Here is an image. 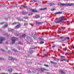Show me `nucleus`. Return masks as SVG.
Returning a JSON list of instances; mask_svg holds the SVG:
<instances>
[{
    "label": "nucleus",
    "instance_id": "nucleus-1",
    "mask_svg": "<svg viewBox=\"0 0 74 74\" xmlns=\"http://www.w3.org/2000/svg\"><path fill=\"white\" fill-rule=\"evenodd\" d=\"M17 40H18V38H16L14 37H13L12 38L11 40L12 41V44H15V41H17Z\"/></svg>",
    "mask_w": 74,
    "mask_h": 74
},
{
    "label": "nucleus",
    "instance_id": "nucleus-2",
    "mask_svg": "<svg viewBox=\"0 0 74 74\" xmlns=\"http://www.w3.org/2000/svg\"><path fill=\"white\" fill-rule=\"evenodd\" d=\"M61 20L60 21H55L56 23H59L60 22H62L63 21L65 20V17L63 16L61 17Z\"/></svg>",
    "mask_w": 74,
    "mask_h": 74
},
{
    "label": "nucleus",
    "instance_id": "nucleus-3",
    "mask_svg": "<svg viewBox=\"0 0 74 74\" xmlns=\"http://www.w3.org/2000/svg\"><path fill=\"white\" fill-rule=\"evenodd\" d=\"M5 40V38L0 36V44H2V42Z\"/></svg>",
    "mask_w": 74,
    "mask_h": 74
},
{
    "label": "nucleus",
    "instance_id": "nucleus-4",
    "mask_svg": "<svg viewBox=\"0 0 74 74\" xmlns=\"http://www.w3.org/2000/svg\"><path fill=\"white\" fill-rule=\"evenodd\" d=\"M21 26V25L20 24H19L17 25L15 27H14V29H19V28Z\"/></svg>",
    "mask_w": 74,
    "mask_h": 74
},
{
    "label": "nucleus",
    "instance_id": "nucleus-5",
    "mask_svg": "<svg viewBox=\"0 0 74 74\" xmlns=\"http://www.w3.org/2000/svg\"><path fill=\"white\" fill-rule=\"evenodd\" d=\"M8 58L9 60H16V58H14L12 57L9 56Z\"/></svg>",
    "mask_w": 74,
    "mask_h": 74
},
{
    "label": "nucleus",
    "instance_id": "nucleus-6",
    "mask_svg": "<svg viewBox=\"0 0 74 74\" xmlns=\"http://www.w3.org/2000/svg\"><path fill=\"white\" fill-rule=\"evenodd\" d=\"M59 73L60 74H66L65 72H64L63 70H59Z\"/></svg>",
    "mask_w": 74,
    "mask_h": 74
},
{
    "label": "nucleus",
    "instance_id": "nucleus-7",
    "mask_svg": "<svg viewBox=\"0 0 74 74\" xmlns=\"http://www.w3.org/2000/svg\"><path fill=\"white\" fill-rule=\"evenodd\" d=\"M40 70L41 71H42V72H43L44 71H49V70H48V69H46L44 68H40Z\"/></svg>",
    "mask_w": 74,
    "mask_h": 74
},
{
    "label": "nucleus",
    "instance_id": "nucleus-8",
    "mask_svg": "<svg viewBox=\"0 0 74 74\" xmlns=\"http://www.w3.org/2000/svg\"><path fill=\"white\" fill-rule=\"evenodd\" d=\"M60 38L61 41H64L66 40V38H64V36H62L60 37Z\"/></svg>",
    "mask_w": 74,
    "mask_h": 74
},
{
    "label": "nucleus",
    "instance_id": "nucleus-9",
    "mask_svg": "<svg viewBox=\"0 0 74 74\" xmlns=\"http://www.w3.org/2000/svg\"><path fill=\"white\" fill-rule=\"evenodd\" d=\"M74 3H68L66 4V6H73L74 5Z\"/></svg>",
    "mask_w": 74,
    "mask_h": 74
},
{
    "label": "nucleus",
    "instance_id": "nucleus-10",
    "mask_svg": "<svg viewBox=\"0 0 74 74\" xmlns=\"http://www.w3.org/2000/svg\"><path fill=\"white\" fill-rule=\"evenodd\" d=\"M31 10L33 12H38V11L36 10V9H32Z\"/></svg>",
    "mask_w": 74,
    "mask_h": 74
},
{
    "label": "nucleus",
    "instance_id": "nucleus-11",
    "mask_svg": "<svg viewBox=\"0 0 74 74\" xmlns=\"http://www.w3.org/2000/svg\"><path fill=\"white\" fill-rule=\"evenodd\" d=\"M22 14L23 15H26V14H28V12L24 11H23Z\"/></svg>",
    "mask_w": 74,
    "mask_h": 74
},
{
    "label": "nucleus",
    "instance_id": "nucleus-12",
    "mask_svg": "<svg viewBox=\"0 0 74 74\" xmlns=\"http://www.w3.org/2000/svg\"><path fill=\"white\" fill-rule=\"evenodd\" d=\"M8 26V23H6L5 24V25L3 26V27L4 29H5V27H7Z\"/></svg>",
    "mask_w": 74,
    "mask_h": 74
},
{
    "label": "nucleus",
    "instance_id": "nucleus-13",
    "mask_svg": "<svg viewBox=\"0 0 74 74\" xmlns=\"http://www.w3.org/2000/svg\"><path fill=\"white\" fill-rule=\"evenodd\" d=\"M17 19L18 21H23V19H21L20 17H17Z\"/></svg>",
    "mask_w": 74,
    "mask_h": 74
},
{
    "label": "nucleus",
    "instance_id": "nucleus-14",
    "mask_svg": "<svg viewBox=\"0 0 74 74\" xmlns=\"http://www.w3.org/2000/svg\"><path fill=\"white\" fill-rule=\"evenodd\" d=\"M14 30V29H11V28H9L8 29V32H12L13 30Z\"/></svg>",
    "mask_w": 74,
    "mask_h": 74
},
{
    "label": "nucleus",
    "instance_id": "nucleus-15",
    "mask_svg": "<svg viewBox=\"0 0 74 74\" xmlns=\"http://www.w3.org/2000/svg\"><path fill=\"white\" fill-rule=\"evenodd\" d=\"M42 22L40 23L39 22H36V24L37 25H40L41 24H42Z\"/></svg>",
    "mask_w": 74,
    "mask_h": 74
},
{
    "label": "nucleus",
    "instance_id": "nucleus-16",
    "mask_svg": "<svg viewBox=\"0 0 74 74\" xmlns=\"http://www.w3.org/2000/svg\"><path fill=\"white\" fill-rule=\"evenodd\" d=\"M49 4L50 6H52V5H55V4L53 3H50Z\"/></svg>",
    "mask_w": 74,
    "mask_h": 74
},
{
    "label": "nucleus",
    "instance_id": "nucleus-17",
    "mask_svg": "<svg viewBox=\"0 0 74 74\" xmlns=\"http://www.w3.org/2000/svg\"><path fill=\"white\" fill-rule=\"evenodd\" d=\"M62 14V12H56L55 13L56 15L58 14Z\"/></svg>",
    "mask_w": 74,
    "mask_h": 74
},
{
    "label": "nucleus",
    "instance_id": "nucleus-18",
    "mask_svg": "<svg viewBox=\"0 0 74 74\" xmlns=\"http://www.w3.org/2000/svg\"><path fill=\"white\" fill-rule=\"evenodd\" d=\"M8 71L9 72H12V71H13V70H12V69L10 68V69H8Z\"/></svg>",
    "mask_w": 74,
    "mask_h": 74
},
{
    "label": "nucleus",
    "instance_id": "nucleus-19",
    "mask_svg": "<svg viewBox=\"0 0 74 74\" xmlns=\"http://www.w3.org/2000/svg\"><path fill=\"white\" fill-rule=\"evenodd\" d=\"M36 18L37 19L40 18V15H37L35 16Z\"/></svg>",
    "mask_w": 74,
    "mask_h": 74
},
{
    "label": "nucleus",
    "instance_id": "nucleus-20",
    "mask_svg": "<svg viewBox=\"0 0 74 74\" xmlns=\"http://www.w3.org/2000/svg\"><path fill=\"white\" fill-rule=\"evenodd\" d=\"M23 18L25 19H29V17L28 16H24L23 17Z\"/></svg>",
    "mask_w": 74,
    "mask_h": 74
},
{
    "label": "nucleus",
    "instance_id": "nucleus-21",
    "mask_svg": "<svg viewBox=\"0 0 74 74\" xmlns=\"http://www.w3.org/2000/svg\"><path fill=\"white\" fill-rule=\"evenodd\" d=\"M60 5H62V6H64V5H66V4H64V3H60Z\"/></svg>",
    "mask_w": 74,
    "mask_h": 74
},
{
    "label": "nucleus",
    "instance_id": "nucleus-22",
    "mask_svg": "<svg viewBox=\"0 0 74 74\" xmlns=\"http://www.w3.org/2000/svg\"><path fill=\"white\" fill-rule=\"evenodd\" d=\"M46 9H47V8H41L40 9V10H41V11H42V10H46Z\"/></svg>",
    "mask_w": 74,
    "mask_h": 74
},
{
    "label": "nucleus",
    "instance_id": "nucleus-23",
    "mask_svg": "<svg viewBox=\"0 0 74 74\" xmlns=\"http://www.w3.org/2000/svg\"><path fill=\"white\" fill-rule=\"evenodd\" d=\"M18 44H20V45H23V43L21 42H18Z\"/></svg>",
    "mask_w": 74,
    "mask_h": 74
},
{
    "label": "nucleus",
    "instance_id": "nucleus-24",
    "mask_svg": "<svg viewBox=\"0 0 74 74\" xmlns=\"http://www.w3.org/2000/svg\"><path fill=\"white\" fill-rule=\"evenodd\" d=\"M54 64L55 67H58V65H57V63L55 62Z\"/></svg>",
    "mask_w": 74,
    "mask_h": 74
},
{
    "label": "nucleus",
    "instance_id": "nucleus-25",
    "mask_svg": "<svg viewBox=\"0 0 74 74\" xmlns=\"http://www.w3.org/2000/svg\"><path fill=\"white\" fill-rule=\"evenodd\" d=\"M17 23H18L16 22L12 23V25H16V24H17Z\"/></svg>",
    "mask_w": 74,
    "mask_h": 74
},
{
    "label": "nucleus",
    "instance_id": "nucleus-26",
    "mask_svg": "<svg viewBox=\"0 0 74 74\" xmlns=\"http://www.w3.org/2000/svg\"><path fill=\"white\" fill-rule=\"evenodd\" d=\"M55 10H56L55 8H52L51 9V11H55Z\"/></svg>",
    "mask_w": 74,
    "mask_h": 74
},
{
    "label": "nucleus",
    "instance_id": "nucleus-27",
    "mask_svg": "<svg viewBox=\"0 0 74 74\" xmlns=\"http://www.w3.org/2000/svg\"><path fill=\"white\" fill-rule=\"evenodd\" d=\"M33 14V13H29L28 14V16H31Z\"/></svg>",
    "mask_w": 74,
    "mask_h": 74
},
{
    "label": "nucleus",
    "instance_id": "nucleus-28",
    "mask_svg": "<svg viewBox=\"0 0 74 74\" xmlns=\"http://www.w3.org/2000/svg\"><path fill=\"white\" fill-rule=\"evenodd\" d=\"M54 60L55 61H59V59L58 58H55L54 59Z\"/></svg>",
    "mask_w": 74,
    "mask_h": 74
},
{
    "label": "nucleus",
    "instance_id": "nucleus-29",
    "mask_svg": "<svg viewBox=\"0 0 74 74\" xmlns=\"http://www.w3.org/2000/svg\"><path fill=\"white\" fill-rule=\"evenodd\" d=\"M29 53L31 54H32V53H33V51L32 50H31V51H29Z\"/></svg>",
    "mask_w": 74,
    "mask_h": 74
},
{
    "label": "nucleus",
    "instance_id": "nucleus-30",
    "mask_svg": "<svg viewBox=\"0 0 74 74\" xmlns=\"http://www.w3.org/2000/svg\"><path fill=\"white\" fill-rule=\"evenodd\" d=\"M44 66L46 67H49V66H48V65H47L46 64H44Z\"/></svg>",
    "mask_w": 74,
    "mask_h": 74
},
{
    "label": "nucleus",
    "instance_id": "nucleus-31",
    "mask_svg": "<svg viewBox=\"0 0 74 74\" xmlns=\"http://www.w3.org/2000/svg\"><path fill=\"white\" fill-rule=\"evenodd\" d=\"M26 36V35L25 34H23L22 35V36L23 37H25V36Z\"/></svg>",
    "mask_w": 74,
    "mask_h": 74
},
{
    "label": "nucleus",
    "instance_id": "nucleus-32",
    "mask_svg": "<svg viewBox=\"0 0 74 74\" xmlns=\"http://www.w3.org/2000/svg\"><path fill=\"white\" fill-rule=\"evenodd\" d=\"M28 25V23H25L24 24V26H27Z\"/></svg>",
    "mask_w": 74,
    "mask_h": 74
},
{
    "label": "nucleus",
    "instance_id": "nucleus-33",
    "mask_svg": "<svg viewBox=\"0 0 74 74\" xmlns=\"http://www.w3.org/2000/svg\"><path fill=\"white\" fill-rule=\"evenodd\" d=\"M5 23V22L1 23H0V25H4V24Z\"/></svg>",
    "mask_w": 74,
    "mask_h": 74
},
{
    "label": "nucleus",
    "instance_id": "nucleus-34",
    "mask_svg": "<svg viewBox=\"0 0 74 74\" xmlns=\"http://www.w3.org/2000/svg\"><path fill=\"white\" fill-rule=\"evenodd\" d=\"M62 61H67V60L66 59H64L62 60Z\"/></svg>",
    "mask_w": 74,
    "mask_h": 74
},
{
    "label": "nucleus",
    "instance_id": "nucleus-35",
    "mask_svg": "<svg viewBox=\"0 0 74 74\" xmlns=\"http://www.w3.org/2000/svg\"><path fill=\"white\" fill-rule=\"evenodd\" d=\"M36 70H37L38 71H40V69H36Z\"/></svg>",
    "mask_w": 74,
    "mask_h": 74
},
{
    "label": "nucleus",
    "instance_id": "nucleus-36",
    "mask_svg": "<svg viewBox=\"0 0 74 74\" xmlns=\"http://www.w3.org/2000/svg\"><path fill=\"white\" fill-rule=\"evenodd\" d=\"M30 38L29 36H27V40H29V39H30Z\"/></svg>",
    "mask_w": 74,
    "mask_h": 74
},
{
    "label": "nucleus",
    "instance_id": "nucleus-37",
    "mask_svg": "<svg viewBox=\"0 0 74 74\" xmlns=\"http://www.w3.org/2000/svg\"><path fill=\"white\" fill-rule=\"evenodd\" d=\"M51 63H52L53 64H54L55 62H53V61H51Z\"/></svg>",
    "mask_w": 74,
    "mask_h": 74
},
{
    "label": "nucleus",
    "instance_id": "nucleus-38",
    "mask_svg": "<svg viewBox=\"0 0 74 74\" xmlns=\"http://www.w3.org/2000/svg\"><path fill=\"white\" fill-rule=\"evenodd\" d=\"M24 8H27V6H26L25 5H24L23 7Z\"/></svg>",
    "mask_w": 74,
    "mask_h": 74
},
{
    "label": "nucleus",
    "instance_id": "nucleus-39",
    "mask_svg": "<svg viewBox=\"0 0 74 74\" xmlns=\"http://www.w3.org/2000/svg\"><path fill=\"white\" fill-rule=\"evenodd\" d=\"M0 60H3L4 58H0Z\"/></svg>",
    "mask_w": 74,
    "mask_h": 74
},
{
    "label": "nucleus",
    "instance_id": "nucleus-40",
    "mask_svg": "<svg viewBox=\"0 0 74 74\" xmlns=\"http://www.w3.org/2000/svg\"><path fill=\"white\" fill-rule=\"evenodd\" d=\"M16 36H19V34H16Z\"/></svg>",
    "mask_w": 74,
    "mask_h": 74
},
{
    "label": "nucleus",
    "instance_id": "nucleus-41",
    "mask_svg": "<svg viewBox=\"0 0 74 74\" xmlns=\"http://www.w3.org/2000/svg\"><path fill=\"white\" fill-rule=\"evenodd\" d=\"M66 38L67 39V40H69L70 39V38H69V37H66Z\"/></svg>",
    "mask_w": 74,
    "mask_h": 74
},
{
    "label": "nucleus",
    "instance_id": "nucleus-42",
    "mask_svg": "<svg viewBox=\"0 0 74 74\" xmlns=\"http://www.w3.org/2000/svg\"><path fill=\"white\" fill-rule=\"evenodd\" d=\"M44 43V42H40V44H43Z\"/></svg>",
    "mask_w": 74,
    "mask_h": 74
},
{
    "label": "nucleus",
    "instance_id": "nucleus-43",
    "mask_svg": "<svg viewBox=\"0 0 74 74\" xmlns=\"http://www.w3.org/2000/svg\"><path fill=\"white\" fill-rule=\"evenodd\" d=\"M55 46L53 45L52 46V48H55Z\"/></svg>",
    "mask_w": 74,
    "mask_h": 74
},
{
    "label": "nucleus",
    "instance_id": "nucleus-44",
    "mask_svg": "<svg viewBox=\"0 0 74 74\" xmlns=\"http://www.w3.org/2000/svg\"><path fill=\"white\" fill-rule=\"evenodd\" d=\"M33 37L34 39H35L36 38V36H33Z\"/></svg>",
    "mask_w": 74,
    "mask_h": 74
},
{
    "label": "nucleus",
    "instance_id": "nucleus-45",
    "mask_svg": "<svg viewBox=\"0 0 74 74\" xmlns=\"http://www.w3.org/2000/svg\"><path fill=\"white\" fill-rule=\"evenodd\" d=\"M40 40H43V38H40Z\"/></svg>",
    "mask_w": 74,
    "mask_h": 74
},
{
    "label": "nucleus",
    "instance_id": "nucleus-46",
    "mask_svg": "<svg viewBox=\"0 0 74 74\" xmlns=\"http://www.w3.org/2000/svg\"><path fill=\"white\" fill-rule=\"evenodd\" d=\"M1 50L2 51H4V50L3 49H1Z\"/></svg>",
    "mask_w": 74,
    "mask_h": 74
},
{
    "label": "nucleus",
    "instance_id": "nucleus-47",
    "mask_svg": "<svg viewBox=\"0 0 74 74\" xmlns=\"http://www.w3.org/2000/svg\"><path fill=\"white\" fill-rule=\"evenodd\" d=\"M13 74H21V73L18 74V73H13Z\"/></svg>",
    "mask_w": 74,
    "mask_h": 74
},
{
    "label": "nucleus",
    "instance_id": "nucleus-48",
    "mask_svg": "<svg viewBox=\"0 0 74 74\" xmlns=\"http://www.w3.org/2000/svg\"><path fill=\"white\" fill-rule=\"evenodd\" d=\"M1 74H8V73L5 74V73H1Z\"/></svg>",
    "mask_w": 74,
    "mask_h": 74
},
{
    "label": "nucleus",
    "instance_id": "nucleus-49",
    "mask_svg": "<svg viewBox=\"0 0 74 74\" xmlns=\"http://www.w3.org/2000/svg\"><path fill=\"white\" fill-rule=\"evenodd\" d=\"M61 58H64V56H61Z\"/></svg>",
    "mask_w": 74,
    "mask_h": 74
},
{
    "label": "nucleus",
    "instance_id": "nucleus-50",
    "mask_svg": "<svg viewBox=\"0 0 74 74\" xmlns=\"http://www.w3.org/2000/svg\"><path fill=\"white\" fill-rule=\"evenodd\" d=\"M21 6H22V7H24V6H25V5H22Z\"/></svg>",
    "mask_w": 74,
    "mask_h": 74
},
{
    "label": "nucleus",
    "instance_id": "nucleus-51",
    "mask_svg": "<svg viewBox=\"0 0 74 74\" xmlns=\"http://www.w3.org/2000/svg\"><path fill=\"white\" fill-rule=\"evenodd\" d=\"M6 44H8V41H6Z\"/></svg>",
    "mask_w": 74,
    "mask_h": 74
},
{
    "label": "nucleus",
    "instance_id": "nucleus-52",
    "mask_svg": "<svg viewBox=\"0 0 74 74\" xmlns=\"http://www.w3.org/2000/svg\"><path fill=\"white\" fill-rule=\"evenodd\" d=\"M34 2H36V1H35V0H34Z\"/></svg>",
    "mask_w": 74,
    "mask_h": 74
},
{
    "label": "nucleus",
    "instance_id": "nucleus-53",
    "mask_svg": "<svg viewBox=\"0 0 74 74\" xmlns=\"http://www.w3.org/2000/svg\"><path fill=\"white\" fill-rule=\"evenodd\" d=\"M61 29H61V30H63V28L61 27Z\"/></svg>",
    "mask_w": 74,
    "mask_h": 74
},
{
    "label": "nucleus",
    "instance_id": "nucleus-54",
    "mask_svg": "<svg viewBox=\"0 0 74 74\" xmlns=\"http://www.w3.org/2000/svg\"><path fill=\"white\" fill-rule=\"evenodd\" d=\"M58 33H60V32H58Z\"/></svg>",
    "mask_w": 74,
    "mask_h": 74
},
{
    "label": "nucleus",
    "instance_id": "nucleus-55",
    "mask_svg": "<svg viewBox=\"0 0 74 74\" xmlns=\"http://www.w3.org/2000/svg\"><path fill=\"white\" fill-rule=\"evenodd\" d=\"M73 49H74V46H73Z\"/></svg>",
    "mask_w": 74,
    "mask_h": 74
},
{
    "label": "nucleus",
    "instance_id": "nucleus-56",
    "mask_svg": "<svg viewBox=\"0 0 74 74\" xmlns=\"http://www.w3.org/2000/svg\"><path fill=\"white\" fill-rule=\"evenodd\" d=\"M66 50H67L66 49H65V51H66Z\"/></svg>",
    "mask_w": 74,
    "mask_h": 74
},
{
    "label": "nucleus",
    "instance_id": "nucleus-57",
    "mask_svg": "<svg viewBox=\"0 0 74 74\" xmlns=\"http://www.w3.org/2000/svg\"><path fill=\"white\" fill-rule=\"evenodd\" d=\"M64 0V1H67V0Z\"/></svg>",
    "mask_w": 74,
    "mask_h": 74
},
{
    "label": "nucleus",
    "instance_id": "nucleus-58",
    "mask_svg": "<svg viewBox=\"0 0 74 74\" xmlns=\"http://www.w3.org/2000/svg\"><path fill=\"white\" fill-rule=\"evenodd\" d=\"M32 48H33V49H34V48L32 47Z\"/></svg>",
    "mask_w": 74,
    "mask_h": 74
},
{
    "label": "nucleus",
    "instance_id": "nucleus-59",
    "mask_svg": "<svg viewBox=\"0 0 74 74\" xmlns=\"http://www.w3.org/2000/svg\"><path fill=\"white\" fill-rule=\"evenodd\" d=\"M9 1H10V0H8Z\"/></svg>",
    "mask_w": 74,
    "mask_h": 74
},
{
    "label": "nucleus",
    "instance_id": "nucleus-60",
    "mask_svg": "<svg viewBox=\"0 0 74 74\" xmlns=\"http://www.w3.org/2000/svg\"><path fill=\"white\" fill-rule=\"evenodd\" d=\"M62 54L63 55V54H64V53H63Z\"/></svg>",
    "mask_w": 74,
    "mask_h": 74
},
{
    "label": "nucleus",
    "instance_id": "nucleus-61",
    "mask_svg": "<svg viewBox=\"0 0 74 74\" xmlns=\"http://www.w3.org/2000/svg\"><path fill=\"white\" fill-rule=\"evenodd\" d=\"M49 74V73H48V74Z\"/></svg>",
    "mask_w": 74,
    "mask_h": 74
},
{
    "label": "nucleus",
    "instance_id": "nucleus-62",
    "mask_svg": "<svg viewBox=\"0 0 74 74\" xmlns=\"http://www.w3.org/2000/svg\"><path fill=\"white\" fill-rule=\"evenodd\" d=\"M30 73H31V72H30Z\"/></svg>",
    "mask_w": 74,
    "mask_h": 74
},
{
    "label": "nucleus",
    "instance_id": "nucleus-63",
    "mask_svg": "<svg viewBox=\"0 0 74 74\" xmlns=\"http://www.w3.org/2000/svg\"><path fill=\"white\" fill-rule=\"evenodd\" d=\"M0 70H1V69H0Z\"/></svg>",
    "mask_w": 74,
    "mask_h": 74
},
{
    "label": "nucleus",
    "instance_id": "nucleus-64",
    "mask_svg": "<svg viewBox=\"0 0 74 74\" xmlns=\"http://www.w3.org/2000/svg\"><path fill=\"white\" fill-rule=\"evenodd\" d=\"M74 1V0H73Z\"/></svg>",
    "mask_w": 74,
    "mask_h": 74
}]
</instances>
